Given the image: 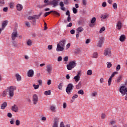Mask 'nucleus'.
I'll list each match as a JSON object with an SVG mask.
<instances>
[{"mask_svg": "<svg viewBox=\"0 0 127 127\" xmlns=\"http://www.w3.org/2000/svg\"><path fill=\"white\" fill-rule=\"evenodd\" d=\"M82 4L83 6H87V0H82Z\"/></svg>", "mask_w": 127, "mask_h": 127, "instance_id": "35", "label": "nucleus"}, {"mask_svg": "<svg viewBox=\"0 0 127 127\" xmlns=\"http://www.w3.org/2000/svg\"><path fill=\"white\" fill-rule=\"evenodd\" d=\"M108 17H109V15H108V14H106L102 15L101 16V18H102V19H106V18H107Z\"/></svg>", "mask_w": 127, "mask_h": 127, "instance_id": "34", "label": "nucleus"}, {"mask_svg": "<svg viewBox=\"0 0 127 127\" xmlns=\"http://www.w3.org/2000/svg\"><path fill=\"white\" fill-rule=\"evenodd\" d=\"M15 76H16V78L17 79V82H20V81H21V76H20V75L18 74H16Z\"/></svg>", "mask_w": 127, "mask_h": 127, "instance_id": "25", "label": "nucleus"}, {"mask_svg": "<svg viewBox=\"0 0 127 127\" xmlns=\"http://www.w3.org/2000/svg\"><path fill=\"white\" fill-rule=\"evenodd\" d=\"M50 109L52 111V112H55V107L52 106H51Z\"/></svg>", "mask_w": 127, "mask_h": 127, "instance_id": "55", "label": "nucleus"}, {"mask_svg": "<svg viewBox=\"0 0 127 127\" xmlns=\"http://www.w3.org/2000/svg\"><path fill=\"white\" fill-rule=\"evenodd\" d=\"M15 124L16 126H19V125H20V121H19V120H16Z\"/></svg>", "mask_w": 127, "mask_h": 127, "instance_id": "47", "label": "nucleus"}, {"mask_svg": "<svg viewBox=\"0 0 127 127\" xmlns=\"http://www.w3.org/2000/svg\"><path fill=\"white\" fill-rule=\"evenodd\" d=\"M6 25H7V21H4L2 24V28L3 29H4L5 27H6Z\"/></svg>", "mask_w": 127, "mask_h": 127, "instance_id": "27", "label": "nucleus"}, {"mask_svg": "<svg viewBox=\"0 0 127 127\" xmlns=\"http://www.w3.org/2000/svg\"><path fill=\"white\" fill-rule=\"evenodd\" d=\"M13 46H14L15 47H17V43L15 41H13L12 42Z\"/></svg>", "mask_w": 127, "mask_h": 127, "instance_id": "41", "label": "nucleus"}, {"mask_svg": "<svg viewBox=\"0 0 127 127\" xmlns=\"http://www.w3.org/2000/svg\"><path fill=\"white\" fill-rule=\"evenodd\" d=\"M116 28L118 30H120V29H122V22L121 21H118L117 24H116Z\"/></svg>", "mask_w": 127, "mask_h": 127, "instance_id": "18", "label": "nucleus"}, {"mask_svg": "<svg viewBox=\"0 0 127 127\" xmlns=\"http://www.w3.org/2000/svg\"><path fill=\"white\" fill-rule=\"evenodd\" d=\"M84 31V28L83 27H79L76 29V33H81Z\"/></svg>", "mask_w": 127, "mask_h": 127, "instance_id": "20", "label": "nucleus"}, {"mask_svg": "<svg viewBox=\"0 0 127 127\" xmlns=\"http://www.w3.org/2000/svg\"><path fill=\"white\" fill-rule=\"evenodd\" d=\"M105 30H106V28L104 27H102L99 31V33H102Z\"/></svg>", "mask_w": 127, "mask_h": 127, "instance_id": "38", "label": "nucleus"}, {"mask_svg": "<svg viewBox=\"0 0 127 127\" xmlns=\"http://www.w3.org/2000/svg\"><path fill=\"white\" fill-rule=\"evenodd\" d=\"M17 31L14 30L13 32L11 34V38L13 41H14L15 39H16V37H17Z\"/></svg>", "mask_w": 127, "mask_h": 127, "instance_id": "9", "label": "nucleus"}, {"mask_svg": "<svg viewBox=\"0 0 127 127\" xmlns=\"http://www.w3.org/2000/svg\"><path fill=\"white\" fill-rule=\"evenodd\" d=\"M58 1H59V0H53L52 1H50V3L48 4L52 5L53 7H56V6L58 5Z\"/></svg>", "mask_w": 127, "mask_h": 127, "instance_id": "6", "label": "nucleus"}, {"mask_svg": "<svg viewBox=\"0 0 127 127\" xmlns=\"http://www.w3.org/2000/svg\"><path fill=\"white\" fill-rule=\"evenodd\" d=\"M104 40H105V39H104V38L101 37L100 38L99 41L97 45V46L98 47H102V46H103V44L104 43Z\"/></svg>", "mask_w": 127, "mask_h": 127, "instance_id": "14", "label": "nucleus"}, {"mask_svg": "<svg viewBox=\"0 0 127 127\" xmlns=\"http://www.w3.org/2000/svg\"><path fill=\"white\" fill-rule=\"evenodd\" d=\"M94 22H96V17H93L91 20V23L93 24Z\"/></svg>", "mask_w": 127, "mask_h": 127, "instance_id": "42", "label": "nucleus"}, {"mask_svg": "<svg viewBox=\"0 0 127 127\" xmlns=\"http://www.w3.org/2000/svg\"><path fill=\"white\" fill-rule=\"evenodd\" d=\"M60 127H70V124H67L65 126V124H64V122H62L60 124Z\"/></svg>", "mask_w": 127, "mask_h": 127, "instance_id": "22", "label": "nucleus"}, {"mask_svg": "<svg viewBox=\"0 0 127 127\" xmlns=\"http://www.w3.org/2000/svg\"><path fill=\"white\" fill-rule=\"evenodd\" d=\"M50 85H51V80L49 79L47 81V85L50 86Z\"/></svg>", "mask_w": 127, "mask_h": 127, "instance_id": "59", "label": "nucleus"}, {"mask_svg": "<svg viewBox=\"0 0 127 127\" xmlns=\"http://www.w3.org/2000/svg\"><path fill=\"white\" fill-rule=\"evenodd\" d=\"M16 90V87L15 86H10L8 87L6 91H4L2 93V96L5 97L7 95V92L9 93V95L10 98H12L14 96V91Z\"/></svg>", "mask_w": 127, "mask_h": 127, "instance_id": "1", "label": "nucleus"}, {"mask_svg": "<svg viewBox=\"0 0 127 127\" xmlns=\"http://www.w3.org/2000/svg\"><path fill=\"white\" fill-rule=\"evenodd\" d=\"M73 12L74 14H77L78 13V9L75 7H73L72 9Z\"/></svg>", "mask_w": 127, "mask_h": 127, "instance_id": "31", "label": "nucleus"}, {"mask_svg": "<svg viewBox=\"0 0 127 127\" xmlns=\"http://www.w3.org/2000/svg\"><path fill=\"white\" fill-rule=\"evenodd\" d=\"M92 97H96V96H98V92H94L92 93Z\"/></svg>", "mask_w": 127, "mask_h": 127, "instance_id": "44", "label": "nucleus"}, {"mask_svg": "<svg viewBox=\"0 0 127 127\" xmlns=\"http://www.w3.org/2000/svg\"><path fill=\"white\" fill-rule=\"evenodd\" d=\"M33 87L34 88L35 90H37V89H38V88H39V85H35V84H33Z\"/></svg>", "mask_w": 127, "mask_h": 127, "instance_id": "49", "label": "nucleus"}, {"mask_svg": "<svg viewBox=\"0 0 127 127\" xmlns=\"http://www.w3.org/2000/svg\"><path fill=\"white\" fill-rule=\"evenodd\" d=\"M92 57L93 58H97L98 57V53H94Z\"/></svg>", "mask_w": 127, "mask_h": 127, "instance_id": "39", "label": "nucleus"}, {"mask_svg": "<svg viewBox=\"0 0 127 127\" xmlns=\"http://www.w3.org/2000/svg\"><path fill=\"white\" fill-rule=\"evenodd\" d=\"M52 66L50 64H49L46 67V71L47 75H51L52 72Z\"/></svg>", "mask_w": 127, "mask_h": 127, "instance_id": "8", "label": "nucleus"}, {"mask_svg": "<svg viewBox=\"0 0 127 127\" xmlns=\"http://www.w3.org/2000/svg\"><path fill=\"white\" fill-rule=\"evenodd\" d=\"M10 123L11 125H13L14 124V119L12 118L11 121H10Z\"/></svg>", "mask_w": 127, "mask_h": 127, "instance_id": "54", "label": "nucleus"}, {"mask_svg": "<svg viewBox=\"0 0 127 127\" xmlns=\"http://www.w3.org/2000/svg\"><path fill=\"white\" fill-rule=\"evenodd\" d=\"M52 47H53L52 45H50L48 46V49L49 50H51V49H52Z\"/></svg>", "mask_w": 127, "mask_h": 127, "instance_id": "62", "label": "nucleus"}, {"mask_svg": "<svg viewBox=\"0 0 127 127\" xmlns=\"http://www.w3.org/2000/svg\"><path fill=\"white\" fill-rule=\"evenodd\" d=\"M25 24L27 27H29L30 26V23H29L28 22H26Z\"/></svg>", "mask_w": 127, "mask_h": 127, "instance_id": "64", "label": "nucleus"}, {"mask_svg": "<svg viewBox=\"0 0 127 127\" xmlns=\"http://www.w3.org/2000/svg\"><path fill=\"white\" fill-rule=\"evenodd\" d=\"M104 55H105V56H107L108 57H110V56L112 55L111 49L106 48L105 50H104Z\"/></svg>", "mask_w": 127, "mask_h": 127, "instance_id": "5", "label": "nucleus"}, {"mask_svg": "<svg viewBox=\"0 0 127 127\" xmlns=\"http://www.w3.org/2000/svg\"><path fill=\"white\" fill-rule=\"evenodd\" d=\"M81 86H82V83L81 82H79L78 85L76 86V89H81Z\"/></svg>", "mask_w": 127, "mask_h": 127, "instance_id": "36", "label": "nucleus"}, {"mask_svg": "<svg viewBox=\"0 0 127 127\" xmlns=\"http://www.w3.org/2000/svg\"><path fill=\"white\" fill-rule=\"evenodd\" d=\"M44 95H45V96H49V95H51V91L48 90L45 91Z\"/></svg>", "mask_w": 127, "mask_h": 127, "instance_id": "28", "label": "nucleus"}, {"mask_svg": "<svg viewBox=\"0 0 127 127\" xmlns=\"http://www.w3.org/2000/svg\"><path fill=\"white\" fill-rule=\"evenodd\" d=\"M78 97H79V96L77 94H74L72 96V100H75V99H77V98H78Z\"/></svg>", "mask_w": 127, "mask_h": 127, "instance_id": "48", "label": "nucleus"}, {"mask_svg": "<svg viewBox=\"0 0 127 127\" xmlns=\"http://www.w3.org/2000/svg\"><path fill=\"white\" fill-rule=\"evenodd\" d=\"M68 60H69V57L68 56H66L64 58V61H65L66 62H67V61H68Z\"/></svg>", "mask_w": 127, "mask_h": 127, "instance_id": "53", "label": "nucleus"}, {"mask_svg": "<svg viewBox=\"0 0 127 127\" xmlns=\"http://www.w3.org/2000/svg\"><path fill=\"white\" fill-rule=\"evenodd\" d=\"M102 6L103 7H106V6H107V3L106 2H104L103 3H102Z\"/></svg>", "mask_w": 127, "mask_h": 127, "instance_id": "58", "label": "nucleus"}, {"mask_svg": "<svg viewBox=\"0 0 127 127\" xmlns=\"http://www.w3.org/2000/svg\"><path fill=\"white\" fill-rule=\"evenodd\" d=\"M59 123V119L55 118L54 119V122L53 123L52 127H58Z\"/></svg>", "mask_w": 127, "mask_h": 127, "instance_id": "12", "label": "nucleus"}, {"mask_svg": "<svg viewBox=\"0 0 127 127\" xmlns=\"http://www.w3.org/2000/svg\"><path fill=\"white\" fill-rule=\"evenodd\" d=\"M28 20H32L33 22L35 23V22H36V20L35 19H37V18L36 17V15H34L33 16H30L28 17Z\"/></svg>", "mask_w": 127, "mask_h": 127, "instance_id": "11", "label": "nucleus"}, {"mask_svg": "<svg viewBox=\"0 0 127 127\" xmlns=\"http://www.w3.org/2000/svg\"><path fill=\"white\" fill-rule=\"evenodd\" d=\"M52 12L53 13V14H55V15H58V16H59L60 15V14H59V13L56 12V11H50V12H46L44 15V16L45 17H46V16H47V15H49V14H50V13H52Z\"/></svg>", "mask_w": 127, "mask_h": 127, "instance_id": "7", "label": "nucleus"}, {"mask_svg": "<svg viewBox=\"0 0 127 127\" xmlns=\"http://www.w3.org/2000/svg\"><path fill=\"white\" fill-rule=\"evenodd\" d=\"M58 61H59V62L62 61V57L59 56L58 57Z\"/></svg>", "mask_w": 127, "mask_h": 127, "instance_id": "61", "label": "nucleus"}, {"mask_svg": "<svg viewBox=\"0 0 127 127\" xmlns=\"http://www.w3.org/2000/svg\"><path fill=\"white\" fill-rule=\"evenodd\" d=\"M64 4H69V1L68 0H64Z\"/></svg>", "mask_w": 127, "mask_h": 127, "instance_id": "63", "label": "nucleus"}, {"mask_svg": "<svg viewBox=\"0 0 127 127\" xmlns=\"http://www.w3.org/2000/svg\"><path fill=\"white\" fill-rule=\"evenodd\" d=\"M7 107V102H4L3 104H1V110H4L5 108Z\"/></svg>", "mask_w": 127, "mask_h": 127, "instance_id": "23", "label": "nucleus"}, {"mask_svg": "<svg viewBox=\"0 0 127 127\" xmlns=\"http://www.w3.org/2000/svg\"><path fill=\"white\" fill-rule=\"evenodd\" d=\"M80 72H78L77 75L74 77L73 79L75 80V82L78 83L80 81Z\"/></svg>", "mask_w": 127, "mask_h": 127, "instance_id": "19", "label": "nucleus"}, {"mask_svg": "<svg viewBox=\"0 0 127 127\" xmlns=\"http://www.w3.org/2000/svg\"><path fill=\"white\" fill-rule=\"evenodd\" d=\"M4 4H5L4 0H0V6H3V5H4Z\"/></svg>", "mask_w": 127, "mask_h": 127, "instance_id": "32", "label": "nucleus"}, {"mask_svg": "<svg viewBox=\"0 0 127 127\" xmlns=\"http://www.w3.org/2000/svg\"><path fill=\"white\" fill-rule=\"evenodd\" d=\"M58 89H59V90H62V83H59V84L58 86Z\"/></svg>", "mask_w": 127, "mask_h": 127, "instance_id": "43", "label": "nucleus"}, {"mask_svg": "<svg viewBox=\"0 0 127 127\" xmlns=\"http://www.w3.org/2000/svg\"><path fill=\"white\" fill-rule=\"evenodd\" d=\"M123 79V75H119L116 80L117 83H120Z\"/></svg>", "mask_w": 127, "mask_h": 127, "instance_id": "26", "label": "nucleus"}, {"mask_svg": "<svg viewBox=\"0 0 127 127\" xmlns=\"http://www.w3.org/2000/svg\"><path fill=\"white\" fill-rule=\"evenodd\" d=\"M65 45H66V40L63 39L57 45L56 51H63L65 50Z\"/></svg>", "mask_w": 127, "mask_h": 127, "instance_id": "2", "label": "nucleus"}, {"mask_svg": "<svg viewBox=\"0 0 127 127\" xmlns=\"http://www.w3.org/2000/svg\"><path fill=\"white\" fill-rule=\"evenodd\" d=\"M7 117H8V118H12V114H11L10 112L8 113Z\"/></svg>", "mask_w": 127, "mask_h": 127, "instance_id": "56", "label": "nucleus"}, {"mask_svg": "<svg viewBox=\"0 0 127 127\" xmlns=\"http://www.w3.org/2000/svg\"><path fill=\"white\" fill-rule=\"evenodd\" d=\"M59 5L60 6V9L63 11H65L66 10V8L64 6V2H60L59 3Z\"/></svg>", "mask_w": 127, "mask_h": 127, "instance_id": "16", "label": "nucleus"}, {"mask_svg": "<svg viewBox=\"0 0 127 127\" xmlns=\"http://www.w3.org/2000/svg\"><path fill=\"white\" fill-rule=\"evenodd\" d=\"M42 15V12H41L39 13V15H36V17L37 18V19H39V17H40V16H41V15Z\"/></svg>", "mask_w": 127, "mask_h": 127, "instance_id": "51", "label": "nucleus"}, {"mask_svg": "<svg viewBox=\"0 0 127 127\" xmlns=\"http://www.w3.org/2000/svg\"><path fill=\"white\" fill-rule=\"evenodd\" d=\"M117 74H118L117 72H113V73L110 76V78H111L112 79L113 77H115V75H117Z\"/></svg>", "mask_w": 127, "mask_h": 127, "instance_id": "40", "label": "nucleus"}, {"mask_svg": "<svg viewBox=\"0 0 127 127\" xmlns=\"http://www.w3.org/2000/svg\"><path fill=\"white\" fill-rule=\"evenodd\" d=\"M27 44L28 45V46H31V45H32V41H31L30 39H29L27 41Z\"/></svg>", "mask_w": 127, "mask_h": 127, "instance_id": "30", "label": "nucleus"}, {"mask_svg": "<svg viewBox=\"0 0 127 127\" xmlns=\"http://www.w3.org/2000/svg\"><path fill=\"white\" fill-rule=\"evenodd\" d=\"M74 89V85L72 83H69L67 85V86L66 89V92L67 94L68 95H71V92L73 91V89Z\"/></svg>", "mask_w": 127, "mask_h": 127, "instance_id": "3", "label": "nucleus"}, {"mask_svg": "<svg viewBox=\"0 0 127 127\" xmlns=\"http://www.w3.org/2000/svg\"><path fill=\"white\" fill-rule=\"evenodd\" d=\"M66 15L67 16H71V13H70V11L67 10L66 12Z\"/></svg>", "mask_w": 127, "mask_h": 127, "instance_id": "52", "label": "nucleus"}, {"mask_svg": "<svg viewBox=\"0 0 127 127\" xmlns=\"http://www.w3.org/2000/svg\"><path fill=\"white\" fill-rule=\"evenodd\" d=\"M75 66H76V62L75 61H72L69 62V64L67 65V70H72L73 68H75Z\"/></svg>", "mask_w": 127, "mask_h": 127, "instance_id": "4", "label": "nucleus"}, {"mask_svg": "<svg viewBox=\"0 0 127 127\" xmlns=\"http://www.w3.org/2000/svg\"><path fill=\"white\" fill-rule=\"evenodd\" d=\"M93 74V72L92 71V70H88L87 71V74L88 76H91Z\"/></svg>", "mask_w": 127, "mask_h": 127, "instance_id": "33", "label": "nucleus"}, {"mask_svg": "<svg viewBox=\"0 0 127 127\" xmlns=\"http://www.w3.org/2000/svg\"><path fill=\"white\" fill-rule=\"evenodd\" d=\"M108 86H111V83H112L111 77H109L108 81Z\"/></svg>", "mask_w": 127, "mask_h": 127, "instance_id": "45", "label": "nucleus"}, {"mask_svg": "<svg viewBox=\"0 0 127 127\" xmlns=\"http://www.w3.org/2000/svg\"><path fill=\"white\" fill-rule=\"evenodd\" d=\"M32 101L34 105H36V104H37V102H38V96H37V95H33Z\"/></svg>", "mask_w": 127, "mask_h": 127, "instance_id": "10", "label": "nucleus"}, {"mask_svg": "<svg viewBox=\"0 0 127 127\" xmlns=\"http://www.w3.org/2000/svg\"><path fill=\"white\" fill-rule=\"evenodd\" d=\"M113 7L114 9L117 10L118 9V6L117 5V3H114L113 5Z\"/></svg>", "mask_w": 127, "mask_h": 127, "instance_id": "46", "label": "nucleus"}, {"mask_svg": "<svg viewBox=\"0 0 127 127\" xmlns=\"http://www.w3.org/2000/svg\"><path fill=\"white\" fill-rule=\"evenodd\" d=\"M27 76L29 78H32L34 76V71L32 69H30L27 73Z\"/></svg>", "mask_w": 127, "mask_h": 127, "instance_id": "13", "label": "nucleus"}, {"mask_svg": "<svg viewBox=\"0 0 127 127\" xmlns=\"http://www.w3.org/2000/svg\"><path fill=\"white\" fill-rule=\"evenodd\" d=\"M91 42V39H87L86 40V42H85V43L86 44H89V43Z\"/></svg>", "mask_w": 127, "mask_h": 127, "instance_id": "57", "label": "nucleus"}, {"mask_svg": "<svg viewBox=\"0 0 127 127\" xmlns=\"http://www.w3.org/2000/svg\"><path fill=\"white\" fill-rule=\"evenodd\" d=\"M11 110L12 112H14L15 113L18 112V107L16 104H14L13 106L11 107Z\"/></svg>", "mask_w": 127, "mask_h": 127, "instance_id": "15", "label": "nucleus"}, {"mask_svg": "<svg viewBox=\"0 0 127 127\" xmlns=\"http://www.w3.org/2000/svg\"><path fill=\"white\" fill-rule=\"evenodd\" d=\"M77 93L79 95H83L84 94V90H83V89H81L79 90Z\"/></svg>", "mask_w": 127, "mask_h": 127, "instance_id": "37", "label": "nucleus"}, {"mask_svg": "<svg viewBox=\"0 0 127 127\" xmlns=\"http://www.w3.org/2000/svg\"><path fill=\"white\" fill-rule=\"evenodd\" d=\"M63 108L64 109H66V108H67V103L66 102L64 103Z\"/></svg>", "mask_w": 127, "mask_h": 127, "instance_id": "60", "label": "nucleus"}, {"mask_svg": "<svg viewBox=\"0 0 127 127\" xmlns=\"http://www.w3.org/2000/svg\"><path fill=\"white\" fill-rule=\"evenodd\" d=\"M106 64H107V67L108 68V69H110V68L112 67V63L111 62H107L106 63Z\"/></svg>", "mask_w": 127, "mask_h": 127, "instance_id": "29", "label": "nucleus"}, {"mask_svg": "<svg viewBox=\"0 0 127 127\" xmlns=\"http://www.w3.org/2000/svg\"><path fill=\"white\" fill-rule=\"evenodd\" d=\"M119 40L121 42H123V41L126 40V36H125V35H121L120 37Z\"/></svg>", "mask_w": 127, "mask_h": 127, "instance_id": "24", "label": "nucleus"}, {"mask_svg": "<svg viewBox=\"0 0 127 127\" xmlns=\"http://www.w3.org/2000/svg\"><path fill=\"white\" fill-rule=\"evenodd\" d=\"M44 3H46V4L43 5V6H40L39 8H42V7H44L45 6H47V5H50V4H49V3H50V1H49V0H44Z\"/></svg>", "mask_w": 127, "mask_h": 127, "instance_id": "17", "label": "nucleus"}, {"mask_svg": "<svg viewBox=\"0 0 127 127\" xmlns=\"http://www.w3.org/2000/svg\"><path fill=\"white\" fill-rule=\"evenodd\" d=\"M121 69V65L120 64L117 65L116 67V71H120Z\"/></svg>", "mask_w": 127, "mask_h": 127, "instance_id": "50", "label": "nucleus"}, {"mask_svg": "<svg viewBox=\"0 0 127 127\" xmlns=\"http://www.w3.org/2000/svg\"><path fill=\"white\" fill-rule=\"evenodd\" d=\"M16 7L18 11H21V10L23 9V6L20 4H18Z\"/></svg>", "mask_w": 127, "mask_h": 127, "instance_id": "21", "label": "nucleus"}]
</instances>
